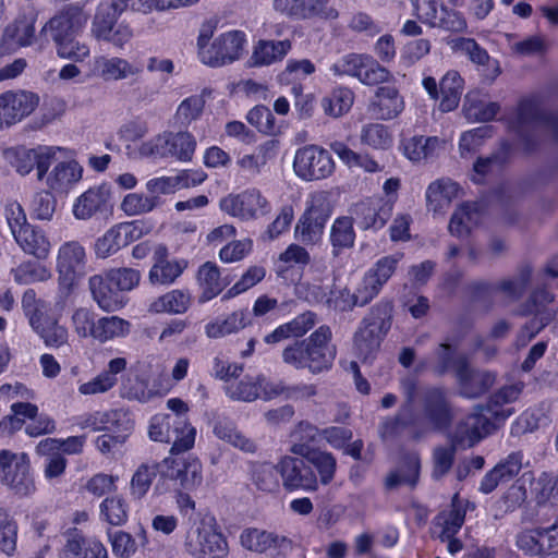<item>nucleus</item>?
I'll return each instance as SVG.
<instances>
[{"instance_id": "obj_1", "label": "nucleus", "mask_w": 558, "mask_h": 558, "mask_svg": "<svg viewBox=\"0 0 558 558\" xmlns=\"http://www.w3.org/2000/svg\"><path fill=\"white\" fill-rule=\"evenodd\" d=\"M401 387L405 401L396 416L381 422L379 435L384 440L404 434L417 439L449 424L451 413L442 389L420 387L413 378L402 380Z\"/></svg>"}, {"instance_id": "obj_26", "label": "nucleus", "mask_w": 558, "mask_h": 558, "mask_svg": "<svg viewBox=\"0 0 558 558\" xmlns=\"http://www.w3.org/2000/svg\"><path fill=\"white\" fill-rule=\"evenodd\" d=\"M34 15H23L9 24L4 31L0 41V54H9L20 48L28 47L35 38Z\"/></svg>"}, {"instance_id": "obj_64", "label": "nucleus", "mask_w": 558, "mask_h": 558, "mask_svg": "<svg viewBox=\"0 0 558 558\" xmlns=\"http://www.w3.org/2000/svg\"><path fill=\"white\" fill-rule=\"evenodd\" d=\"M205 99L201 95H193L183 99L177 108L175 118L182 124H191L203 113Z\"/></svg>"}, {"instance_id": "obj_21", "label": "nucleus", "mask_w": 558, "mask_h": 558, "mask_svg": "<svg viewBox=\"0 0 558 558\" xmlns=\"http://www.w3.org/2000/svg\"><path fill=\"white\" fill-rule=\"evenodd\" d=\"M88 17L87 12L82 7L68 4L50 17L41 32L48 33L53 43H57L81 33L86 26Z\"/></svg>"}, {"instance_id": "obj_9", "label": "nucleus", "mask_w": 558, "mask_h": 558, "mask_svg": "<svg viewBox=\"0 0 558 558\" xmlns=\"http://www.w3.org/2000/svg\"><path fill=\"white\" fill-rule=\"evenodd\" d=\"M391 312L390 303L379 302L362 320L354 337V345L363 360L369 359L379 349L381 340L391 327Z\"/></svg>"}, {"instance_id": "obj_53", "label": "nucleus", "mask_w": 558, "mask_h": 558, "mask_svg": "<svg viewBox=\"0 0 558 558\" xmlns=\"http://www.w3.org/2000/svg\"><path fill=\"white\" fill-rule=\"evenodd\" d=\"M130 331V322L119 316H106L97 319L95 340L104 343L124 338Z\"/></svg>"}, {"instance_id": "obj_3", "label": "nucleus", "mask_w": 558, "mask_h": 558, "mask_svg": "<svg viewBox=\"0 0 558 558\" xmlns=\"http://www.w3.org/2000/svg\"><path fill=\"white\" fill-rule=\"evenodd\" d=\"M331 339V329L323 325L306 339L287 345L281 354L282 361L295 369L307 368L312 374L329 371L337 354Z\"/></svg>"}, {"instance_id": "obj_5", "label": "nucleus", "mask_w": 558, "mask_h": 558, "mask_svg": "<svg viewBox=\"0 0 558 558\" xmlns=\"http://www.w3.org/2000/svg\"><path fill=\"white\" fill-rule=\"evenodd\" d=\"M197 142L195 136L187 131H163L154 137L138 144L131 155L140 158L174 159L180 162L192 161Z\"/></svg>"}, {"instance_id": "obj_14", "label": "nucleus", "mask_w": 558, "mask_h": 558, "mask_svg": "<svg viewBox=\"0 0 558 558\" xmlns=\"http://www.w3.org/2000/svg\"><path fill=\"white\" fill-rule=\"evenodd\" d=\"M402 258V253L380 257L365 271L355 289L357 302L361 306L367 305L380 293L383 287L392 277Z\"/></svg>"}, {"instance_id": "obj_25", "label": "nucleus", "mask_w": 558, "mask_h": 558, "mask_svg": "<svg viewBox=\"0 0 558 558\" xmlns=\"http://www.w3.org/2000/svg\"><path fill=\"white\" fill-rule=\"evenodd\" d=\"M68 153L65 148L59 146H47L39 150L20 149L15 154L13 165L16 171L22 175L28 174L34 166H36L37 177L41 180L49 169L51 161L66 157Z\"/></svg>"}, {"instance_id": "obj_51", "label": "nucleus", "mask_w": 558, "mask_h": 558, "mask_svg": "<svg viewBox=\"0 0 558 558\" xmlns=\"http://www.w3.org/2000/svg\"><path fill=\"white\" fill-rule=\"evenodd\" d=\"M263 375L245 376L226 386L227 396L234 401L252 402L260 397Z\"/></svg>"}, {"instance_id": "obj_59", "label": "nucleus", "mask_w": 558, "mask_h": 558, "mask_svg": "<svg viewBox=\"0 0 558 558\" xmlns=\"http://www.w3.org/2000/svg\"><path fill=\"white\" fill-rule=\"evenodd\" d=\"M355 241V232L353 221L350 217H338L330 229V242L335 254L338 250L353 246Z\"/></svg>"}, {"instance_id": "obj_48", "label": "nucleus", "mask_w": 558, "mask_h": 558, "mask_svg": "<svg viewBox=\"0 0 558 558\" xmlns=\"http://www.w3.org/2000/svg\"><path fill=\"white\" fill-rule=\"evenodd\" d=\"M129 504L121 495L106 497L99 505V518L111 526L123 525L129 519Z\"/></svg>"}, {"instance_id": "obj_33", "label": "nucleus", "mask_w": 558, "mask_h": 558, "mask_svg": "<svg viewBox=\"0 0 558 558\" xmlns=\"http://www.w3.org/2000/svg\"><path fill=\"white\" fill-rule=\"evenodd\" d=\"M554 295L546 290H539L532 295V308L527 313L535 314L534 318L521 330L518 341L524 345L534 338L551 319V314L543 311L541 305L553 302Z\"/></svg>"}, {"instance_id": "obj_47", "label": "nucleus", "mask_w": 558, "mask_h": 558, "mask_svg": "<svg viewBox=\"0 0 558 558\" xmlns=\"http://www.w3.org/2000/svg\"><path fill=\"white\" fill-rule=\"evenodd\" d=\"M374 105L378 116L384 120L396 118L404 107L402 97L393 86H381L376 90Z\"/></svg>"}, {"instance_id": "obj_45", "label": "nucleus", "mask_w": 558, "mask_h": 558, "mask_svg": "<svg viewBox=\"0 0 558 558\" xmlns=\"http://www.w3.org/2000/svg\"><path fill=\"white\" fill-rule=\"evenodd\" d=\"M445 142L436 136H413L403 143V153L412 161H422L438 155Z\"/></svg>"}, {"instance_id": "obj_10", "label": "nucleus", "mask_w": 558, "mask_h": 558, "mask_svg": "<svg viewBox=\"0 0 558 558\" xmlns=\"http://www.w3.org/2000/svg\"><path fill=\"white\" fill-rule=\"evenodd\" d=\"M330 71L337 76H352L364 85H377L388 82L390 72L367 53H347L339 58Z\"/></svg>"}, {"instance_id": "obj_56", "label": "nucleus", "mask_w": 558, "mask_h": 558, "mask_svg": "<svg viewBox=\"0 0 558 558\" xmlns=\"http://www.w3.org/2000/svg\"><path fill=\"white\" fill-rule=\"evenodd\" d=\"M14 281L20 284H32L45 282L52 277L51 270L36 262L27 260L21 263L11 270Z\"/></svg>"}, {"instance_id": "obj_22", "label": "nucleus", "mask_w": 558, "mask_h": 558, "mask_svg": "<svg viewBox=\"0 0 558 558\" xmlns=\"http://www.w3.org/2000/svg\"><path fill=\"white\" fill-rule=\"evenodd\" d=\"M73 423L81 429L92 432L110 430L120 433L133 429V421L129 413L122 409L83 413L74 416Z\"/></svg>"}, {"instance_id": "obj_11", "label": "nucleus", "mask_w": 558, "mask_h": 558, "mask_svg": "<svg viewBox=\"0 0 558 558\" xmlns=\"http://www.w3.org/2000/svg\"><path fill=\"white\" fill-rule=\"evenodd\" d=\"M0 481L14 494L26 497L35 493L36 484L31 461L25 452L0 451Z\"/></svg>"}, {"instance_id": "obj_32", "label": "nucleus", "mask_w": 558, "mask_h": 558, "mask_svg": "<svg viewBox=\"0 0 558 558\" xmlns=\"http://www.w3.org/2000/svg\"><path fill=\"white\" fill-rule=\"evenodd\" d=\"M290 450L292 453L303 457L311 466L316 469L318 485H328L333 480L337 462L331 453L301 444L292 446Z\"/></svg>"}, {"instance_id": "obj_46", "label": "nucleus", "mask_w": 558, "mask_h": 558, "mask_svg": "<svg viewBox=\"0 0 558 558\" xmlns=\"http://www.w3.org/2000/svg\"><path fill=\"white\" fill-rule=\"evenodd\" d=\"M214 433L219 439L244 452L253 453L257 449L255 441L239 430L231 421H218L214 426Z\"/></svg>"}, {"instance_id": "obj_54", "label": "nucleus", "mask_w": 558, "mask_h": 558, "mask_svg": "<svg viewBox=\"0 0 558 558\" xmlns=\"http://www.w3.org/2000/svg\"><path fill=\"white\" fill-rule=\"evenodd\" d=\"M161 463H142L133 473L130 481V494L134 499H142L148 493Z\"/></svg>"}, {"instance_id": "obj_23", "label": "nucleus", "mask_w": 558, "mask_h": 558, "mask_svg": "<svg viewBox=\"0 0 558 558\" xmlns=\"http://www.w3.org/2000/svg\"><path fill=\"white\" fill-rule=\"evenodd\" d=\"M274 9L295 19L332 21L340 14L330 0H274Z\"/></svg>"}, {"instance_id": "obj_36", "label": "nucleus", "mask_w": 558, "mask_h": 558, "mask_svg": "<svg viewBox=\"0 0 558 558\" xmlns=\"http://www.w3.org/2000/svg\"><path fill=\"white\" fill-rule=\"evenodd\" d=\"M60 558H108V551L100 541L74 533L68 536Z\"/></svg>"}, {"instance_id": "obj_17", "label": "nucleus", "mask_w": 558, "mask_h": 558, "mask_svg": "<svg viewBox=\"0 0 558 558\" xmlns=\"http://www.w3.org/2000/svg\"><path fill=\"white\" fill-rule=\"evenodd\" d=\"M278 470L282 486L288 492H316L318 489L317 474L306 460L291 456L282 457L278 461Z\"/></svg>"}, {"instance_id": "obj_63", "label": "nucleus", "mask_w": 558, "mask_h": 558, "mask_svg": "<svg viewBox=\"0 0 558 558\" xmlns=\"http://www.w3.org/2000/svg\"><path fill=\"white\" fill-rule=\"evenodd\" d=\"M126 246L118 225L109 228L95 242V254L97 257L107 258Z\"/></svg>"}, {"instance_id": "obj_4", "label": "nucleus", "mask_w": 558, "mask_h": 558, "mask_svg": "<svg viewBox=\"0 0 558 558\" xmlns=\"http://www.w3.org/2000/svg\"><path fill=\"white\" fill-rule=\"evenodd\" d=\"M215 31V22L207 21L202 24L196 39L199 61L205 65L219 68L239 60L245 52L247 44L245 33L229 31L211 40Z\"/></svg>"}, {"instance_id": "obj_2", "label": "nucleus", "mask_w": 558, "mask_h": 558, "mask_svg": "<svg viewBox=\"0 0 558 558\" xmlns=\"http://www.w3.org/2000/svg\"><path fill=\"white\" fill-rule=\"evenodd\" d=\"M524 385L514 383L496 391L480 412L469 415L457 428L454 439L458 444L473 446L494 430L498 423L504 422L514 410L511 403L518 400Z\"/></svg>"}, {"instance_id": "obj_44", "label": "nucleus", "mask_w": 558, "mask_h": 558, "mask_svg": "<svg viewBox=\"0 0 558 558\" xmlns=\"http://www.w3.org/2000/svg\"><path fill=\"white\" fill-rule=\"evenodd\" d=\"M191 306V295L187 291L174 289L156 298L148 306L154 314H183Z\"/></svg>"}, {"instance_id": "obj_35", "label": "nucleus", "mask_w": 558, "mask_h": 558, "mask_svg": "<svg viewBox=\"0 0 558 558\" xmlns=\"http://www.w3.org/2000/svg\"><path fill=\"white\" fill-rule=\"evenodd\" d=\"M459 185L450 179L432 182L426 190V203L429 211L444 214L454 198L458 197Z\"/></svg>"}, {"instance_id": "obj_41", "label": "nucleus", "mask_w": 558, "mask_h": 558, "mask_svg": "<svg viewBox=\"0 0 558 558\" xmlns=\"http://www.w3.org/2000/svg\"><path fill=\"white\" fill-rule=\"evenodd\" d=\"M112 286L107 279V274L105 276L95 275L89 278V289L93 299L105 312H114L124 305L120 294L112 289Z\"/></svg>"}, {"instance_id": "obj_60", "label": "nucleus", "mask_w": 558, "mask_h": 558, "mask_svg": "<svg viewBox=\"0 0 558 558\" xmlns=\"http://www.w3.org/2000/svg\"><path fill=\"white\" fill-rule=\"evenodd\" d=\"M492 136V128L478 126L462 133L459 141V151L462 158L473 156L483 146L484 141Z\"/></svg>"}, {"instance_id": "obj_61", "label": "nucleus", "mask_w": 558, "mask_h": 558, "mask_svg": "<svg viewBox=\"0 0 558 558\" xmlns=\"http://www.w3.org/2000/svg\"><path fill=\"white\" fill-rule=\"evenodd\" d=\"M154 199L148 193L132 192L122 198L120 209L129 217L148 214L157 207Z\"/></svg>"}, {"instance_id": "obj_19", "label": "nucleus", "mask_w": 558, "mask_h": 558, "mask_svg": "<svg viewBox=\"0 0 558 558\" xmlns=\"http://www.w3.org/2000/svg\"><path fill=\"white\" fill-rule=\"evenodd\" d=\"M86 263V251L80 242L68 241L61 244L56 263L60 284L71 287L82 278L85 275Z\"/></svg>"}, {"instance_id": "obj_6", "label": "nucleus", "mask_w": 558, "mask_h": 558, "mask_svg": "<svg viewBox=\"0 0 558 558\" xmlns=\"http://www.w3.org/2000/svg\"><path fill=\"white\" fill-rule=\"evenodd\" d=\"M183 546L193 558H227L229 544L214 518L194 521L184 534Z\"/></svg>"}, {"instance_id": "obj_12", "label": "nucleus", "mask_w": 558, "mask_h": 558, "mask_svg": "<svg viewBox=\"0 0 558 558\" xmlns=\"http://www.w3.org/2000/svg\"><path fill=\"white\" fill-rule=\"evenodd\" d=\"M335 161L328 150L318 145L298 148L293 158V171L303 181H318L330 177Z\"/></svg>"}, {"instance_id": "obj_18", "label": "nucleus", "mask_w": 558, "mask_h": 558, "mask_svg": "<svg viewBox=\"0 0 558 558\" xmlns=\"http://www.w3.org/2000/svg\"><path fill=\"white\" fill-rule=\"evenodd\" d=\"M39 96L28 90H8L0 95V129L21 122L34 112Z\"/></svg>"}, {"instance_id": "obj_49", "label": "nucleus", "mask_w": 558, "mask_h": 558, "mask_svg": "<svg viewBox=\"0 0 558 558\" xmlns=\"http://www.w3.org/2000/svg\"><path fill=\"white\" fill-rule=\"evenodd\" d=\"M360 141L362 145L369 148L386 150L392 146L393 135L389 126L378 122H369L361 128Z\"/></svg>"}, {"instance_id": "obj_29", "label": "nucleus", "mask_w": 558, "mask_h": 558, "mask_svg": "<svg viewBox=\"0 0 558 558\" xmlns=\"http://www.w3.org/2000/svg\"><path fill=\"white\" fill-rule=\"evenodd\" d=\"M110 191L105 185L93 186L77 196L72 205V214L77 220H89L106 209Z\"/></svg>"}, {"instance_id": "obj_62", "label": "nucleus", "mask_w": 558, "mask_h": 558, "mask_svg": "<svg viewBox=\"0 0 558 558\" xmlns=\"http://www.w3.org/2000/svg\"><path fill=\"white\" fill-rule=\"evenodd\" d=\"M71 36L54 43L57 56L73 62H83L90 56L88 44L76 40Z\"/></svg>"}, {"instance_id": "obj_50", "label": "nucleus", "mask_w": 558, "mask_h": 558, "mask_svg": "<svg viewBox=\"0 0 558 558\" xmlns=\"http://www.w3.org/2000/svg\"><path fill=\"white\" fill-rule=\"evenodd\" d=\"M480 217L475 205L463 204L453 213L449 222V232L458 238L466 236L477 226Z\"/></svg>"}, {"instance_id": "obj_31", "label": "nucleus", "mask_w": 558, "mask_h": 558, "mask_svg": "<svg viewBox=\"0 0 558 558\" xmlns=\"http://www.w3.org/2000/svg\"><path fill=\"white\" fill-rule=\"evenodd\" d=\"M45 175V183L50 191L68 193L82 180L83 167L75 160L59 161Z\"/></svg>"}, {"instance_id": "obj_13", "label": "nucleus", "mask_w": 558, "mask_h": 558, "mask_svg": "<svg viewBox=\"0 0 558 558\" xmlns=\"http://www.w3.org/2000/svg\"><path fill=\"white\" fill-rule=\"evenodd\" d=\"M219 208L225 214L242 221L258 219L271 210L268 199L255 187L228 194L220 199Z\"/></svg>"}, {"instance_id": "obj_27", "label": "nucleus", "mask_w": 558, "mask_h": 558, "mask_svg": "<svg viewBox=\"0 0 558 558\" xmlns=\"http://www.w3.org/2000/svg\"><path fill=\"white\" fill-rule=\"evenodd\" d=\"M153 260L148 272V279L153 284H172L187 267L185 259H168V248L162 244L155 247Z\"/></svg>"}, {"instance_id": "obj_16", "label": "nucleus", "mask_w": 558, "mask_h": 558, "mask_svg": "<svg viewBox=\"0 0 558 558\" xmlns=\"http://www.w3.org/2000/svg\"><path fill=\"white\" fill-rule=\"evenodd\" d=\"M240 544L250 551L267 553L274 558L286 557L293 548L292 541L286 535L255 527L241 532Z\"/></svg>"}, {"instance_id": "obj_8", "label": "nucleus", "mask_w": 558, "mask_h": 558, "mask_svg": "<svg viewBox=\"0 0 558 558\" xmlns=\"http://www.w3.org/2000/svg\"><path fill=\"white\" fill-rule=\"evenodd\" d=\"M148 436L154 441L172 444L171 452L181 453L194 446L196 429L184 415L156 414L150 418Z\"/></svg>"}, {"instance_id": "obj_28", "label": "nucleus", "mask_w": 558, "mask_h": 558, "mask_svg": "<svg viewBox=\"0 0 558 558\" xmlns=\"http://www.w3.org/2000/svg\"><path fill=\"white\" fill-rule=\"evenodd\" d=\"M453 367L462 396L475 398L484 393L495 381V376L488 372H476L468 367L464 360L454 361Z\"/></svg>"}, {"instance_id": "obj_58", "label": "nucleus", "mask_w": 558, "mask_h": 558, "mask_svg": "<svg viewBox=\"0 0 558 558\" xmlns=\"http://www.w3.org/2000/svg\"><path fill=\"white\" fill-rule=\"evenodd\" d=\"M421 463L417 453L408 454L403 460L401 469L388 475L386 486L393 488L401 483L414 485L418 478Z\"/></svg>"}, {"instance_id": "obj_39", "label": "nucleus", "mask_w": 558, "mask_h": 558, "mask_svg": "<svg viewBox=\"0 0 558 558\" xmlns=\"http://www.w3.org/2000/svg\"><path fill=\"white\" fill-rule=\"evenodd\" d=\"M292 44L289 39L283 40H258L250 58L254 66L270 65L283 60L291 50Z\"/></svg>"}, {"instance_id": "obj_55", "label": "nucleus", "mask_w": 558, "mask_h": 558, "mask_svg": "<svg viewBox=\"0 0 558 558\" xmlns=\"http://www.w3.org/2000/svg\"><path fill=\"white\" fill-rule=\"evenodd\" d=\"M353 101V92L345 87H339L322 99V107L326 114L338 118L351 109Z\"/></svg>"}, {"instance_id": "obj_40", "label": "nucleus", "mask_w": 558, "mask_h": 558, "mask_svg": "<svg viewBox=\"0 0 558 558\" xmlns=\"http://www.w3.org/2000/svg\"><path fill=\"white\" fill-rule=\"evenodd\" d=\"M31 326L49 348L58 349L68 343V329L54 319L44 315H33Z\"/></svg>"}, {"instance_id": "obj_43", "label": "nucleus", "mask_w": 558, "mask_h": 558, "mask_svg": "<svg viewBox=\"0 0 558 558\" xmlns=\"http://www.w3.org/2000/svg\"><path fill=\"white\" fill-rule=\"evenodd\" d=\"M11 414L3 416L0 421V436H10L22 429L26 420H34L38 414V407L24 400L22 402H13L10 407Z\"/></svg>"}, {"instance_id": "obj_20", "label": "nucleus", "mask_w": 558, "mask_h": 558, "mask_svg": "<svg viewBox=\"0 0 558 558\" xmlns=\"http://www.w3.org/2000/svg\"><path fill=\"white\" fill-rule=\"evenodd\" d=\"M207 178L203 170H181L174 175H160L149 179L145 187L150 197H154L156 206L161 204L162 195H171L175 192L201 185Z\"/></svg>"}, {"instance_id": "obj_34", "label": "nucleus", "mask_w": 558, "mask_h": 558, "mask_svg": "<svg viewBox=\"0 0 558 558\" xmlns=\"http://www.w3.org/2000/svg\"><path fill=\"white\" fill-rule=\"evenodd\" d=\"M196 281L201 290L198 302L202 304L219 295L229 284V281L221 277L218 265L213 262H206L199 266Z\"/></svg>"}, {"instance_id": "obj_15", "label": "nucleus", "mask_w": 558, "mask_h": 558, "mask_svg": "<svg viewBox=\"0 0 558 558\" xmlns=\"http://www.w3.org/2000/svg\"><path fill=\"white\" fill-rule=\"evenodd\" d=\"M160 474L174 481L181 489L192 492L203 484V465L194 457L166 458L161 462Z\"/></svg>"}, {"instance_id": "obj_38", "label": "nucleus", "mask_w": 558, "mask_h": 558, "mask_svg": "<svg viewBox=\"0 0 558 558\" xmlns=\"http://www.w3.org/2000/svg\"><path fill=\"white\" fill-rule=\"evenodd\" d=\"M250 325V317L246 310H236L232 313L217 317L205 325V335L209 339H220L238 333Z\"/></svg>"}, {"instance_id": "obj_7", "label": "nucleus", "mask_w": 558, "mask_h": 558, "mask_svg": "<svg viewBox=\"0 0 558 558\" xmlns=\"http://www.w3.org/2000/svg\"><path fill=\"white\" fill-rule=\"evenodd\" d=\"M509 129L522 140L545 133L556 137L558 132V116L546 114L537 96L523 98L514 116L509 120Z\"/></svg>"}, {"instance_id": "obj_52", "label": "nucleus", "mask_w": 558, "mask_h": 558, "mask_svg": "<svg viewBox=\"0 0 558 558\" xmlns=\"http://www.w3.org/2000/svg\"><path fill=\"white\" fill-rule=\"evenodd\" d=\"M499 109L497 102L480 99L475 93L468 94L463 105L464 114L472 122L490 121L496 117Z\"/></svg>"}, {"instance_id": "obj_37", "label": "nucleus", "mask_w": 558, "mask_h": 558, "mask_svg": "<svg viewBox=\"0 0 558 558\" xmlns=\"http://www.w3.org/2000/svg\"><path fill=\"white\" fill-rule=\"evenodd\" d=\"M13 238L24 253L37 259H46L50 255L51 243L46 233L38 228L28 225L23 230H19Z\"/></svg>"}, {"instance_id": "obj_42", "label": "nucleus", "mask_w": 558, "mask_h": 558, "mask_svg": "<svg viewBox=\"0 0 558 558\" xmlns=\"http://www.w3.org/2000/svg\"><path fill=\"white\" fill-rule=\"evenodd\" d=\"M117 0L111 3H101L98 5L90 25V35L97 41H105L110 35L119 16L125 10L116 7Z\"/></svg>"}, {"instance_id": "obj_30", "label": "nucleus", "mask_w": 558, "mask_h": 558, "mask_svg": "<svg viewBox=\"0 0 558 558\" xmlns=\"http://www.w3.org/2000/svg\"><path fill=\"white\" fill-rule=\"evenodd\" d=\"M353 214L362 229H381L392 215V201H364L354 206Z\"/></svg>"}, {"instance_id": "obj_57", "label": "nucleus", "mask_w": 558, "mask_h": 558, "mask_svg": "<svg viewBox=\"0 0 558 558\" xmlns=\"http://www.w3.org/2000/svg\"><path fill=\"white\" fill-rule=\"evenodd\" d=\"M325 226L326 221L303 214L294 228V236L304 244H316L323 238Z\"/></svg>"}, {"instance_id": "obj_24", "label": "nucleus", "mask_w": 558, "mask_h": 558, "mask_svg": "<svg viewBox=\"0 0 558 558\" xmlns=\"http://www.w3.org/2000/svg\"><path fill=\"white\" fill-rule=\"evenodd\" d=\"M143 66L140 63L131 62L129 59L118 56L99 54L94 57L90 73L102 81H124L137 77L143 74Z\"/></svg>"}]
</instances>
